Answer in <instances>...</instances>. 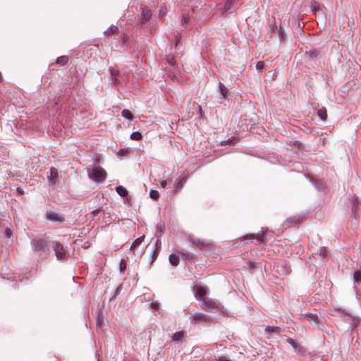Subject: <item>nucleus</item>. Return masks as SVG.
<instances>
[{
    "mask_svg": "<svg viewBox=\"0 0 361 361\" xmlns=\"http://www.w3.org/2000/svg\"><path fill=\"white\" fill-rule=\"evenodd\" d=\"M68 57L66 56H61L57 58L56 63L61 66H64L68 62Z\"/></svg>",
    "mask_w": 361,
    "mask_h": 361,
    "instance_id": "nucleus-25",
    "label": "nucleus"
},
{
    "mask_svg": "<svg viewBox=\"0 0 361 361\" xmlns=\"http://www.w3.org/2000/svg\"><path fill=\"white\" fill-rule=\"evenodd\" d=\"M88 177L94 182H104L106 179L107 173L101 166H94L87 169Z\"/></svg>",
    "mask_w": 361,
    "mask_h": 361,
    "instance_id": "nucleus-1",
    "label": "nucleus"
},
{
    "mask_svg": "<svg viewBox=\"0 0 361 361\" xmlns=\"http://www.w3.org/2000/svg\"><path fill=\"white\" fill-rule=\"evenodd\" d=\"M144 238H145V235H142V236H140V237L137 238V239H135L133 242L130 250H135L142 243Z\"/></svg>",
    "mask_w": 361,
    "mask_h": 361,
    "instance_id": "nucleus-18",
    "label": "nucleus"
},
{
    "mask_svg": "<svg viewBox=\"0 0 361 361\" xmlns=\"http://www.w3.org/2000/svg\"><path fill=\"white\" fill-rule=\"evenodd\" d=\"M180 255L185 257L188 260H192L195 257V255L190 252H180Z\"/></svg>",
    "mask_w": 361,
    "mask_h": 361,
    "instance_id": "nucleus-30",
    "label": "nucleus"
},
{
    "mask_svg": "<svg viewBox=\"0 0 361 361\" xmlns=\"http://www.w3.org/2000/svg\"><path fill=\"white\" fill-rule=\"evenodd\" d=\"M305 318L310 322H314L315 324L319 323V317L317 314L314 313H307Z\"/></svg>",
    "mask_w": 361,
    "mask_h": 361,
    "instance_id": "nucleus-17",
    "label": "nucleus"
},
{
    "mask_svg": "<svg viewBox=\"0 0 361 361\" xmlns=\"http://www.w3.org/2000/svg\"><path fill=\"white\" fill-rule=\"evenodd\" d=\"M121 115L123 118H125L128 120L133 119V115L128 109H123L121 112Z\"/></svg>",
    "mask_w": 361,
    "mask_h": 361,
    "instance_id": "nucleus-24",
    "label": "nucleus"
},
{
    "mask_svg": "<svg viewBox=\"0 0 361 361\" xmlns=\"http://www.w3.org/2000/svg\"><path fill=\"white\" fill-rule=\"evenodd\" d=\"M265 332L269 335H271L272 334L279 335L280 334V327L267 326L265 328Z\"/></svg>",
    "mask_w": 361,
    "mask_h": 361,
    "instance_id": "nucleus-13",
    "label": "nucleus"
},
{
    "mask_svg": "<svg viewBox=\"0 0 361 361\" xmlns=\"http://www.w3.org/2000/svg\"><path fill=\"white\" fill-rule=\"evenodd\" d=\"M169 260L172 265L176 266L179 263V257L177 255L171 254L169 257Z\"/></svg>",
    "mask_w": 361,
    "mask_h": 361,
    "instance_id": "nucleus-22",
    "label": "nucleus"
},
{
    "mask_svg": "<svg viewBox=\"0 0 361 361\" xmlns=\"http://www.w3.org/2000/svg\"><path fill=\"white\" fill-rule=\"evenodd\" d=\"M120 75V72L117 70L111 69V75L112 77L113 82L115 85H117L119 83V80L118 79V77Z\"/></svg>",
    "mask_w": 361,
    "mask_h": 361,
    "instance_id": "nucleus-20",
    "label": "nucleus"
},
{
    "mask_svg": "<svg viewBox=\"0 0 361 361\" xmlns=\"http://www.w3.org/2000/svg\"><path fill=\"white\" fill-rule=\"evenodd\" d=\"M307 54L312 59L317 58V56L319 55V52L317 50H310L307 52Z\"/></svg>",
    "mask_w": 361,
    "mask_h": 361,
    "instance_id": "nucleus-32",
    "label": "nucleus"
},
{
    "mask_svg": "<svg viewBox=\"0 0 361 361\" xmlns=\"http://www.w3.org/2000/svg\"><path fill=\"white\" fill-rule=\"evenodd\" d=\"M354 282L361 281V271H355L353 275Z\"/></svg>",
    "mask_w": 361,
    "mask_h": 361,
    "instance_id": "nucleus-29",
    "label": "nucleus"
},
{
    "mask_svg": "<svg viewBox=\"0 0 361 361\" xmlns=\"http://www.w3.org/2000/svg\"><path fill=\"white\" fill-rule=\"evenodd\" d=\"M317 115L322 121H326L327 118V112L325 108H322L317 111Z\"/></svg>",
    "mask_w": 361,
    "mask_h": 361,
    "instance_id": "nucleus-21",
    "label": "nucleus"
},
{
    "mask_svg": "<svg viewBox=\"0 0 361 361\" xmlns=\"http://www.w3.org/2000/svg\"><path fill=\"white\" fill-rule=\"evenodd\" d=\"M47 218L48 219L54 221H62V218L55 212L47 214Z\"/></svg>",
    "mask_w": 361,
    "mask_h": 361,
    "instance_id": "nucleus-19",
    "label": "nucleus"
},
{
    "mask_svg": "<svg viewBox=\"0 0 361 361\" xmlns=\"http://www.w3.org/2000/svg\"><path fill=\"white\" fill-rule=\"evenodd\" d=\"M319 255L323 257H326L327 255L326 247H320L319 250Z\"/></svg>",
    "mask_w": 361,
    "mask_h": 361,
    "instance_id": "nucleus-38",
    "label": "nucleus"
},
{
    "mask_svg": "<svg viewBox=\"0 0 361 361\" xmlns=\"http://www.w3.org/2000/svg\"><path fill=\"white\" fill-rule=\"evenodd\" d=\"M185 180L183 178L176 181L175 183H172L171 180H163L160 182L161 186L163 188H165L169 185V193L170 195H176L183 187Z\"/></svg>",
    "mask_w": 361,
    "mask_h": 361,
    "instance_id": "nucleus-2",
    "label": "nucleus"
},
{
    "mask_svg": "<svg viewBox=\"0 0 361 361\" xmlns=\"http://www.w3.org/2000/svg\"><path fill=\"white\" fill-rule=\"evenodd\" d=\"M118 31V27L116 25H111L105 32L104 33L107 35H110L112 34L116 33Z\"/></svg>",
    "mask_w": 361,
    "mask_h": 361,
    "instance_id": "nucleus-27",
    "label": "nucleus"
},
{
    "mask_svg": "<svg viewBox=\"0 0 361 361\" xmlns=\"http://www.w3.org/2000/svg\"><path fill=\"white\" fill-rule=\"evenodd\" d=\"M306 177L317 187V181L314 179H313L310 175H306Z\"/></svg>",
    "mask_w": 361,
    "mask_h": 361,
    "instance_id": "nucleus-41",
    "label": "nucleus"
},
{
    "mask_svg": "<svg viewBox=\"0 0 361 361\" xmlns=\"http://www.w3.org/2000/svg\"><path fill=\"white\" fill-rule=\"evenodd\" d=\"M5 234L6 237L10 238L12 235V232L9 228H6L5 230Z\"/></svg>",
    "mask_w": 361,
    "mask_h": 361,
    "instance_id": "nucleus-42",
    "label": "nucleus"
},
{
    "mask_svg": "<svg viewBox=\"0 0 361 361\" xmlns=\"http://www.w3.org/2000/svg\"><path fill=\"white\" fill-rule=\"evenodd\" d=\"M256 239L259 242V243H264L263 233H258L257 237H256Z\"/></svg>",
    "mask_w": 361,
    "mask_h": 361,
    "instance_id": "nucleus-36",
    "label": "nucleus"
},
{
    "mask_svg": "<svg viewBox=\"0 0 361 361\" xmlns=\"http://www.w3.org/2000/svg\"><path fill=\"white\" fill-rule=\"evenodd\" d=\"M116 191L121 197H126L128 195L127 190L121 185L116 187Z\"/></svg>",
    "mask_w": 361,
    "mask_h": 361,
    "instance_id": "nucleus-23",
    "label": "nucleus"
},
{
    "mask_svg": "<svg viewBox=\"0 0 361 361\" xmlns=\"http://www.w3.org/2000/svg\"><path fill=\"white\" fill-rule=\"evenodd\" d=\"M156 246L158 245V240L155 243Z\"/></svg>",
    "mask_w": 361,
    "mask_h": 361,
    "instance_id": "nucleus-50",
    "label": "nucleus"
},
{
    "mask_svg": "<svg viewBox=\"0 0 361 361\" xmlns=\"http://www.w3.org/2000/svg\"><path fill=\"white\" fill-rule=\"evenodd\" d=\"M250 236H251V238H252V239L255 238V235H251Z\"/></svg>",
    "mask_w": 361,
    "mask_h": 361,
    "instance_id": "nucleus-49",
    "label": "nucleus"
},
{
    "mask_svg": "<svg viewBox=\"0 0 361 361\" xmlns=\"http://www.w3.org/2000/svg\"><path fill=\"white\" fill-rule=\"evenodd\" d=\"M268 24L270 29V31L271 32H275L276 31L278 32L279 37L281 38L283 36V31L281 27L277 29V25L275 23V18L273 17L271 19H268Z\"/></svg>",
    "mask_w": 361,
    "mask_h": 361,
    "instance_id": "nucleus-9",
    "label": "nucleus"
},
{
    "mask_svg": "<svg viewBox=\"0 0 361 361\" xmlns=\"http://www.w3.org/2000/svg\"><path fill=\"white\" fill-rule=\"evenodd\" d=\"M17 190H18V192H21L20 189L18 188Z\"/></svg>",
    "mask_w": 361,
    "mask_h": 361,
    "instance_id": "nucleus-51",
    "label": "nucleus"
},
{
    "mask_svg": "<svg viewBox=\"0 0 361 361\" xmlns=\"http://www.w3.org/2000/svg\"><path fill=\"white\" fill-rule=\"evenodd\" d=\"M156 258H157V249H155L152 253V255L149 259V264H153L154 262V261L156 260Z\"/></svg>",
    "mask_w": 361,
    "mask_h": 361,
    "instance_id": "nucleus-33",
    "label": "nucleus"
},
{
    "mask_svg": "<svg viewBox=\"0 0 361 361\" xmlns=\"http://www.w3.org/2000/svg\"><path fill=\"white\" fill-rule=\"evenodd\" d=\"M212 317L202 312H196L191 315L190 321L192 324H203L210 322Z\"/></svg>",
    "mask_w": 361,
    "mask_h": 361,
    "instance_id": "nucleus-4",
    "label": "nucleus"
},
{
    "mask_svg": "<svg viewBox=\"0 0 361 361\" xmlns=\"http://www.w3.org/2000/svg\"><path fill=\"white\" fill-rule=\"evenodd\" d=\"M159 233H160L162 232L163 230H164V227H162L161 225H159Z\"/></svg>",
    "mask_w": 361,
    "mask_h": 361,
    "instance_id": "nucleus-48",
    "label": "nucleus"
},
{
    "mask_svg": "<svg viewBox=\"0 0 361 361\" xmlns=\"http://www.w3.org/2000/svg\"><path fill=\"white\" fill-rule=\"evenodd\" d=\"M216 90L219 94L218 98L219 99V103L224 104V100L228 98V88L222 82H219L217 85Z\"/></svg>",
    "mask_w": 361,
    "mask_h": 361,
    "instance_id": "nucleus-6",
    "label": "nucleus"
},
{
    "mask_svg": "<svg viewBox=\"0 0 361 361\" xmlns=\"http://www.w3.org/2000/svg\"><path fill=\"white\" fill-rule=\"evenodd\" d=\"M256 265H257V262H252V261H249L247 262V266L250 269H254L256 267Z\"/></svg>",
    "mask_w": 361,
    "mask_h": 361,
    "instance_id": "nucleus-39",
    "label": "nucleus"
},
{
    "mask_svg": "<svg viewBox=\"0 0 361 361\" xmlns=\"http://www.w3.org/2000/svg\"><path fill=\"white\" fill-rule=\"evenodd\" d=\"M235 0H226L225 4L222 8H220L221 14L229 11Z\"/></svg>",
    "mask_w": 361,
    "mask_h": 361,
    "instance_id": "nucleus-12",
    "label": "nucleus"
},
{
    "mask_svg": "<svg viewBox=\"0 0 361 361\" xmlns=\"http://www.w3.org/2000/svg\"><path fill=\"white\" fill-rule=\"evenodd\" d=\"M152 16V12L150 9L146 6L142 8V20L141 23H145L148 21Z\"/></svg>",
    "mask_w": 361,
    "mask_h": 361,
    "instance_id": "nucleus-11",
    "label": "nucleus"
},
{
    "mask_svg": "<svg viewBox=\"0 0 361 361\" xmlns=\"http://www.w3.org/2000/svg\"><path fill=\"white\" fill-rule=\"evenodd\" d=\"M198 300H200L199 298ZM202 301V308L209 312L216 313L221 311V304L218 301L213 300L210 298H201Z\"/></svg>",
    "mask_w": 361,
    "mask_h": 361,
    "instance_id": "nucleus-3",
    "label": "nucleus"
},
{
    "mask_svg": "<svg viewBox=\"0 0 361 361\" xmlns=\"http://www.w3.org/2000/svg\"><path fill=\"white\" fill-rule=\"evenodd\" d=\"M166 61L169 66H171V67L175 66L176 62L174 60L173 55H171V54L166 55Z\"/></svg>",
    "mask_w": 361,
    "mask_h": 361,
    "instance_id": "nucleus-26",
    "label": "nucleus"
},
{
    "mask_svg": "<svg viewBox=\"0 0 361 361\" xmlns=\"http://www.w3.org/2000/svg\"><path fill=\"white\" fill-rule=\"evenodd\" d=\"M192 243L198 246H200L202 245L201 243H200V240H193Z\"/></svg>",
    "mask_w": 361,
    "mask_h": 361,
    "instance_id": "nucleus-45",
    "label": "nucleus"
},
{
    "mask_svg": "<svg viewBox=\"0 0 361 361\" xmlns=\"http://www.w3.org/2000/svg\"><path fill=\"white\" fill-rule=\"evenodd\" d=\"M57 177H58L57 169L51 167L49 169V175L47 176V178H48L49 183L50 185H54L56 184Z\"/></svg>",
    "mask_w": 361,
    "mask_h": 361,
    "instance_id": "nucleus-8",
    "label": "nucleus"
},
{
    "mask_svg": "<svg viewBox=\"0 0 361 361\" xmlns=\"http://www.w3.org/2000/svg\"><path fill=\"white\" fill-rule=\"evenodd\" d=\"M120 269L121 271L124 270L126 269V265L123 264H121Z\"/></svg>",
    "mask_w": 361,
    "mask_h": 361,
    "instance_id": "nucleus-47",
    "label": "nucleus"
},
{
    "mask_svg": "<svg viewBox=\"0 0 361 361\" xmlns=\"http://www.w3.org/2000/svg\"><path fill=\"white\" fill-rule=\"evenodd\" d=\"M360 200H359V198L354 195L353 197V202H352V212L354 214V215L355 216L356 215V213L358 210V204H360Z\"/></svg>",
    "mask_w": 361,
    "mask_h": 361,
    "instance_id": "nucleus-14",
    "label": "nucleus"
},
{
    "mask_svg": "<svg viewBox=\"0 0 361 361\" xmlns=\"http://www.w3.org/2000/svg\"><path fill=\"white\" fill-rule=\"evenodd\" d=\"M179 40H180V39L178 37H176V39H175V42H174V46H177Z\"/></svg>",
    "mask_w": 361,
    "mask_h": 361,
    "instance_id": "nucleus-46",
    "label": "nucleus"
},
{
    "mask_svg": "<svg viewBox=\"0 0 361 361\" xmlns=\"http://www.w3.org/2000/svg\"><path fill=\"white\" fill-rule=\"evenodd\" d=\"M185 337V334L183 331H178L173 334L172 336V340L174 342H180L183 340Z\"/></svg>",
    "mask_w": 361,
    "mask_h": 361,
    "instance_id": "nucleus-16",
    "label": "nucleus"
},
{
    "mask_svg": "<svg viewBox=\"0 0 361 361\" xmlns=\"http://www.w3.org/2000/svg\"><path fill=\"white\" fill-rule=\"evenodd\" d=\"M218 361H231V360L227 359L226 357H220L218 359Z\"/></svg>",
    "mask_w": 361,
    "mask_h": 361,
    "instance_id": "nucleus-44",
    "label": "nucleus"
},
{
    "mask_svg": "<svg viewBox=\"0 0 361 361\" xmlns=\"http://www.w3.org/2000/svg\"><path fill=\"white\" fill-rule=\"evenodd\" d=\"M189 21V17L188 16L184 15L182 18V23L183 24H187Z\"/></svg>",
    "mask_w": 361,
    "mask_h": 361,
    "instance_id": "nucleus-40",
    "label": "nucleus"
},
{
    "mask_svg": "<svg viewBox=\"0 0 361 361\" xmlns=\"http://www.w3.org/2000/svg\"><path fill=\"white\" fill-rule=\"evenodd\" d=\"M142 136L141 135V133L138 131H136V132H133L131 135H130V139L131 140H140L142 139Z\"/></svg>",
    "mask_w": 361,
    "mask_h": 361,
    "instance_id": "nucleus-28",
    "label": "nucleus"
},
{
    "mask_svg": "<svg viewBox=\"0 0 361 361\" xmlns=\"http://www.w3.org/2000/svg\"><path fill=\"white\" fill-rule=\"evenodd\" d=\"M166 11L165 10H163L162 8L159 9V18L161 16L165 15Z\"/></svg>",
    "mask_w": 361,
    "mask_h": 361,
    "instance_id": "nucleus-43",
    "label": "nucleus"
},
{
    "mask_svg": "<svg viewBox=\"0 0 361 361\" xmlns=\"http://www.w3.org/2000/svg\"><path fill=\"white\" fill-rule=\"evenodd\" d=\"M205 290L202 287H198L197 288V294L200 296L203 297L205 295Z\"/></svg>",
    "mask_w": 361,
    "mask_h": 361,
    "instance_id": "nucleus-34",
    "label": "nucleus"
},
{
    "mask_svg": "<svg viewBox=\"0 0 361 361\" xmlns=\"http://www.w3.org/2000/svg\"><path fill=\"white\" fill-rule=\"evenodd\" d=\"M150 197L154 200L158 199V191L156 190H152L150 191Z\"/></svg>",
    "mask_w": 361,
    "mask_h": 361,
    "instance_id": "nucleus-35",
    "label": "nucleus"
},
{
    "mask_svg": "<svg viewBox=\"0 0 361 361\" xmlns=\"http://www.w3.org/2000/svg\"><path fill=\"white\" fill-rule=\"evenodd\" d=\"M341 317L349 322L350 328L351 330H353L355 328L357 327L360 322L359 318L354 317L348 313H341Z\"/></svg>",
    "mask_w": 361,
    "mask_h": 361,
    "instance_id": "nucleus-7",
    "label": "nucleus"
},
{
    "mask_svg": "<svg viewBox=\"0 0 361 361\" xmlns=\"http://www.w3.org/2000/svg\"><path fill=\"white\" fill-rule=\"evenodd\" d=\"M32 247L36 251H40L42 250L44 247V243L42 240H37L32 241Z\"/></svg>",
    "mask_w": 361,
    "mask_h": 361,
    "instance_id": "nucleus-15",
    "label": "nucleus"
},
{
    "mask_svg": "<svg viewBox=\"0 0 361 361\" xmlns=\"http://www.w3.org/2000/svg\"><path fill=\"white\" fill-rule=\"evenodd\" d=\"M52 248L54 250L55 255L58 259H65L66 258V250L61 243L59 242H54Z\"/></svg>",
    "mask_w": 361,
    "mask_h": 361,
    "instance_id": "nucleus-5",
    "label": "nucleus"
},
{
    "mask_svg": "<svg viewBox=\"0 0 361 361\" xmlns=\"http://www.w3.org/2000/svg\"><path fill=\"white\" fill-rule=\"evenodd\" d=\"M286 342L293 348L295 352H296L297 353H302L301 346L298 341L290 337H288L286 338Z\"/></svg>",
    "mask_w": 361,
    "mask_h": 361,
    "instance_id": "nucleus-10",
    "label": "nucleus"
},
{
    "mask_svg": "<svg viewBox=\"0 0 361 361\" xmlns=\"http://www.w3.org/2000/svg\"><path fill=\"white\" fill-rule=\"evenodd\" d=\"M149 309L152 310L156 311L158 309V302H153L149 304Z\"/></svg>",
    "mask_w": 361,
    "mask_h": 361,
    "instance_id": "nucleus-37",
    "label": "nucleus"
},
{
    "mask_svg": "<svg viewBox=\"0 0 361 361\" xmlns=\"http://www.w3.org/2000/svg\"><path fill=\"white\" fill-rule=\"evenodd\" d=\"M264 67H265V63H264V61H257V63H256V69H257V71H261V70H262Z\"/></svg>",
    "mask_w": 361,
    "mask_h": 361,
    "instance_id": "nucleus-31",
    "label": "nucleus"
}]
</instances>
